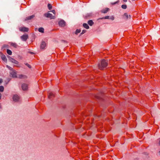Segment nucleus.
I'll list each match as a JSON object with an SVG mask.
<instances>
[{
  "label": "nucleus",
  "instance_id": "f704fd0d",
  "mask_svg": "<svg viewBox=\"0 0 160 160\" xmlns=\"http://www.w3.org/2000/svg\"><path fill=\"white\" fill-rule=\"evenodd\" d=\"M2 108V106L1 104H0V108Z\"/></svg>",
  "mask_w": 160,
  "mask_h": 160
},
{
  "label": "nucleus",
  "instance_id": "4be33fe9",
  "mask_svg": "<svg viewBox=\"0 0 160 160\" xmlns=\"http://www.w3.org/2000/svg\"><path fill=\"white\" fill-rule=\"evenodd\" d=\"M121 7L123 9H126L127 8V6L126 5H122Z\"/></svg>",
  "mask_w": 160,
  "mask_h": 160
},
{
  "label": "nucleus",
  "instance_id": "72a5a7b5",
  "mask_svg": "<svg viewBox=\"0 0 160 160\" xmlns=\"http://www.w3.org/2000/svg\"><path fill=\"white\" fill-rule=\"evenodd\" d=\"M124 2H126L127 1V0H123Z\"/></svg>",
  "mask_w": 160,
  "mask_h": 160
},
{
  "label": "nucleus",
  "instance_id": "ea45409f",
  "mask_svg": "<svg viewBox=\"0 0 160 160\" xmlns=\"http://www.w3.org/2000/svg\"><path fill=\"white\" fill-rule=\"evenodd\" d=\"M129 17L131 18V16H130V15H129Z\"/></svg>",
  "mask_w": 160,
  "mask_h": 160
},
{
  "label": "nucleus",
  "instance_id": "cd10ccee",
  "mask_svg": "<svg viewBox=\"0 0 160 160\" xmlns=\"http://www.w3.org/2000/svg\"><path fill=\"white\" fill-rule=\"evenodd\" d=\"M109 19H111L112 20H114V18L113 16H111L110 17H109Z\"/></svg>",
  "mask_w": 160,
  "mask_h": 160
},
{
  "label": "nucleus",
  "instance_id": "4c0bfd02",
  "mask_svg": "<svg viewBox=\"0 0 160 160\" xmlns=\"http://www.w3.org/2000/svg\"><path fill=\"white\" fill-rule=\"evenodd\" d=\"M159 145L160 146V141H159Z\"/></svg>",
  "mask_w": 160,
  "mask_h": 160
},
{
  "label": "nucleus",
  "instance_id": "6e6552de",
  "mask_svg": "<svg viewBox=\"0 0 160 160\" xmlns=\"http://www.w3.org/2000/svg\"><path fill=\"white\" fill-rule=\"evenodd\" d=\"M22 88L23 90H26L28 89V86L26 84L24 83L22 85Z\"/></svg>",
  "mask_w": 160,
  "mask_h": 160
},
{
  "label": "nucleus",
  "instance_id": "f3484780",
  "mask_svg": "<svg viewBox=\"0 0 160 160\" xmlns=\"http://www.w3.org/2000/svg\"><path fill=\"white\" fill-rule=\"evenodd\" d=\"M83 27L87 29H89V27L88 25L86 23H84L83 24Z\"/></svg>",
  "mask_w": 160,
  "mask_h": 160
},
{
  "label": "nucleus",
  "instance_id": "7ed1b4c3",
  "mask_svg": "<svg viewBox=\"0 0 160 160\" xmlns=\"http://www.w3.org/2000/svg\"><path fill=\"white\" fill-rule=\"evenodd\" d=\"M44 16L47 18H50L51 19H54L55 18V16H53L51 14L49 13H45Z\"/></svg>",
  "mask_w": 160,
  "mask_h": 160
},
{
  "label": "nucleus",
  "instance_id": "1a4fd4ad",
  "mask_svg": "<svg viewBox=\"0 0 160 160\" xmlns=\"http://www.w3.org/2000/svg\"><path fill=\"white\" fill-rule=\"evenodd\" d=\"M20 31L23 32H28V29L25 27H21L19 28Z\"/></svg>",
  "mask_w": 160,
  "mask_h": 160
},
{
  "label": "nucleus",
  "instance_id": "bb28decb",
  "mask_svg": "<svg viewBox=\"0 0 160 160\" xmlns=\"http://www.w3.org/2000/svg\"><path fill=\"white\" fill-rule=\"evenodd\" d=\"M124 16L127 19L128 18V15L127 13H125L124 14Z\"/></svg>",
  "mask_w": 160,
  "mask_h": 160
},
{
  "label": "nucleus",
  "instance_id": "7c9ffc66",
  "mask_svg": "<svg viewBox=\"0 0 160 160\" xmlns=\"http://www.w3.org/2000/svg\"><path fill=\"white\" fill-rule=\"evenodd\" d=\"M2 78H0V84L2 82Z\"/></svg>",
  "mask_w": 160,
  "mask_h": 160
},
{
  "label": "nucleus",
  "instance_id": "4468645a",
  "mask_svg": "<svg viewBox=\"0 0 160 160\" xmlns=\"http://www.w3.org/2000/svg\"><path fill=\"white\" fill-rule=\"evenodd\" d=\"M48 97L49 99H51L54 97V94L52 92H50L49 94Z\"/></svg>",
  "mask_w": 160,
  "mask_h": 160
},
{
  "label": "nucleus",
  "instance_id": "39448f33",
  "mask_svg": "<svg viewBox=\"0 0 160 160\" xmlns=\"http://www.w3.org/2000/svg\"><path fill=\"white\" fill-rule=\"evenodd\" d=\"M28 38V36L27 34H25L21 36V38L23 41H26Z\"/></svg>",
  "mask_w": 160,
  "mask_h": 160
},
{
  "label": "nucleus",
  "instance_id": "9b49d317",
  "mask_svg": "<svg viewBox=\"0 0 160 160\" xmlns=\"http://www.w3.org/2000/svg\"><path fill=\"white\" fill-rule=\"evenodd\" d=\"M109 9L108 8H106L101 10V12L102 13H106L108 11Z\"/></svg>",
  "mask_w": 160,
  "mask_h": 160
},
{
  "label": "nucleus",
  "instance_id": "f03ea898",
  "mask_svg": "<svg viewBox=\"0 0 160 160\" xmlns=\"http://www.w3.org/2000/svg\"><path fill=\"white\" fill-rule=\"evenodd\" d=\"M6 67L8 68L11 71L10 72V74L13 78L17 77L16 75V71L13 69L12 68L8 65H6Z\"/></svg>",
  "mask_w": 160,
  "mask_h": 160
},
{
  "label": "nucleus",
  "instance_id": "dca6fc26",
  "mask_svg": "<svg viewBox=\"0 0 160 160\" xmlns=\"http://www.w3.org/2000/svg\"><path fill=\"white\" fill-rule=\"evenodd\" d=\"M18 77L20 78H26V76L24 75H19L18 76Z\"/></svg>",
  "mask_w": 160,
  "mask_h": 160
},
{
  "label": "nucleus",
  "instance_id": "423d86ee",
  "mask_svg": "<svg viewBox=\"0 0 160 160\" xmlns=\"http://www.w3.org/2000/svg\"><path fill=\"white\" fill-rule=\"evenodd\" d=\"M46 46V43L44 41L42 42L40 45L41 48V49H44Z\"/></svg>",
  "mask_w": 160,
  "mask_h": 160
},
{
  "label": "nucleus",
  "instance_id": "ddd939ff",
  "mask_svg": "<svg viewBox=\"0 0 160 160\" xmlns=\"http://www.w3.org/2000/svg\"><path fill=\"white\" fill-rule=\"evenodd\" d=\"M35 17V15H31V16H29L28 17L26 18L25 19L26 20H30L32 19V18H33Z\"/></svg>",
  "mask_w": 160,
  "mask_h": 160
},
{
  "label": "nucleus",
  "instance_id": "5701e85b",
  "mask_svg": "<svg viewBox=\"0 0 160 160\" xmlns=\"http://www.w3.org/2000/svg\"><path fill=\"white\" fill-rule=\"evenodd\" d=\"M48 7L49 10H51L52 8V5L50 4H48Z\"/></svg>",
  "mask_w": 160,
  "mask_h": 160
},
{
  "label": "nucleus",
  "instance_id": "393cba45",
  "mask_svg": "<svg viewBox=\"0 0 160 160\" xmlns=\"http://www.w3.org/2000/svg\"><path fill=\"white\" fill-rule=\"evenodd\" d=\"M86 32V30H83L82 31V32L80 34V35L83 34L85 33Z\"/></svg>",
  "mask_w": 160,
  "mask_h": 160
},
{
  "label": "nucleus",
  "instance_id": "b1692460",
  "mask_svg": "<svg viewBox=\"0 0 160 160\" xmlns=\"http://www.w3.org/2000/svg\"><path fill=\"white\" fill-rule=\"evenodd\" d=\"M102 19H109V16H106L104 17H103L101 18Z\"/></svg>",
  "mask_w": 160,
  "mask_h": 160
},
{
  "label": "nucleus",
  "instance_id": "f257e3e1",
  "mask_svg": "<svg viewBox=\"0 0 160 160\" xmlns=\"http://www.w3.org/2000/svg\"><path fill=\"white\" fill-rule=\"evenodd\" d=\"M108 65L107 61L105 60H103L102 61L101 63L98 65V67L99 69L102 70L106 67Z\"/></svg>",
  "mask_w": 160,
  "mask_h": 160
},
{
  "label": "nucleus",
  "instance_id": "c85d7f7f",
  "mask_svg": "<svg viewBox=\"0 0 160 160\" xmlns=\"http://www.w3.org/2000/svg\"><path fill=\"white\" fill-rule=\"evenodd\" d=\"M25 65L28 66L29 68H31V66L28 63H26Z\"/></svg>",
  "mask_w": 160,
  "mask_h": 160
},
{
  "label": "nucleus",
  "instance_id": "a211bd4d",
  "mask_svg": "<svg viewBox=\"0 0 160 160\" xmlns=\"http://www.w3.org/2000/svg\"><path fill=\"white\" fill-rule=\"evenodd\" d=\"M44 28H40L38 29V31L41 32H44Z\"/></svg>",
  "mask_w": 160,
  "mask_h": 160
},
{
  "label": "nucleus",
  "instance_id": "9d476101",
  "mask_svg": "<svg viewBox=\"0 0 160 160\" xmlns=\"http://www.w3.org/2000/svg\"><path fill=\"white\" fill-rule=\"evenodd\" d=\"M66 25V22L63 20H61V27H64Z\"/></svg>",
  "mask_w": 160,
  "mask_h": 160
},
{
  "label": "nucleus",
  "instance_id": "0eeeda50",
  "mask_svg": "<svg viewBox=\"0 0 160 160\" xmlns=\"http://www.w3.org/2000/svg\"><path fill=\"white\" fill-rule=\"evenodd\" d=\"M9 60L12 62L15 63L16 64H17L18 63V61H16L12 58L10 57Z\"/></svg>",
  "mask_w": 160,
  "mask_h": 160
},
{
  "label": "nucleus",
  "instance_id": "aec40b11",
  "mask_svg": "<svg viewBox=\"0 0 160 160\" xmlns=\"http://www.w3.org/2000/svg\"><path fill=\"white\" fill-rule=\"evenodd\" d=\"M7 52L9 55H11L12 54V51L9 49H7Z\"/></svg>",
  "mask_w": 160,
  "mask_h": 160
},
{
  "label": "nucleus",
  "instance_id": "c756f323",
  "mask_svg": "<svg viewBox=\"0 0 160 160\" xmlns=\"http://www.w3.org/2000/svg\"><path fill=\"white\" fill-rule=\"evenodd\" d=\"M54 15L56 14L55 11L54 10H52L51 11Z\"/></svg>",
  "mask_w": 160,
  "mask_h": 160
},
{
  "label": "nucleus",
  "instance_id": "20e7f679",
  "mask_svg": "<svg viewBox=\"0 0 160 160\" xmlns=\"http://www.w3.org/2000/svg\"><path fill=\"white\" fill-rule=\"evenodd\" d=\"M12 99L14 101L16 102L19 101L20 98L18 95H15L13 96Z\"/></svg>",
  "mask_w": 160,
  "mask_h": 160
},
{
  "label": "nucleus",
  "instance_id": "f8f14e48",
  "mask_svg": "<svg viewBox=\"0 0 160 160\" xmlns=\"http://www.w3.org/2000/svg\"><path fill=\"white\" fill-rule=\"evenodd\" d=\"M1 58L2 59L4 62H7V59L5 55H1Z\"/></svg>",
  "mask_w": 160,
  "mask_h": 160
},
{
  "label": "nucleus",
  "instance_id": "2f4dec72",
  "mask_svg": "<svg viewBox=\"0 0 160 160\" xmlns=\"http://www.w3.org/2000/svg\"><path fill=\"white\" fill-rule=\"evenodd\" d=\"M1 97H2V94H1L0 93V99H1Z\"/></svg>",
  "mask_w": 160,
  "mask_h": 160
},
{
  "label": "nucleus",
  "instance_id": "473e14b6",
  "mask_svg": "<svg viewBox=\"0 0 160 160\" xmlns=\"http://www.w3.org/2000/svg\"><path fill=\"white\" fill-rule=\"evenodd\" d=\"M117 3V2H114V3H112V4H116Z\"/></svg>",
  "mask_w": 160,
  "mask_h": 160
},
{
  "label": "nucleus",
  "instance_id": "a878e982",
  "mask_svg": "<svg viewBox=\"0 0 160 160\" xmlns=\"http://www.w3.org/2000/svg\"><path fill=\"white\" fill-rule=\"evenodd\" d=\"M11 45L13 46L14 47L16 48L17 46V45L15 43H12L11 44Z\"/></svg>",
  "mask_w": 160,
  "mask_h": 160
},
{
  "label": "nucleus",
  "instance_id": "2eb2a0df",
  "mask_svg": "<svg viewBox=\"0 0 160 160\" xmlns=\"http://www.w3.org/2000/svg\"><path fill=\"white\" fill-rule=\"evenodd\" d=\"M88 24L90 26H92L94 24L92 20H89L88 21Z\"/></svg>",
  "mask_w": 160,
  "mask_h": 160
},
{
  "label": "nucleus",
  "instance_id": "c9c22d12",
  "mask_svg": "<svg viewBox=\"0 0 160 160\" xmlns=\"http://www.w3.org/2000/svg\"><path fill=\"white\" fill-rule=\"evenodd\" d=\"M58 24H59V25H60V21H59V22H58Z\"/></svg>",
  "mask_w": 160,
  "mask_h": 160
},
{
  "label": "nucleus",
  "instance_id": "412c9836",
  "mask_svg": "<svg viewBox=\"0 0 160 160\" xmlns=\"http://www.w3.org/2000/svg\"><path fill=\"white\" fill-rule=\"evenodd\" d=\"M81 32V30L80 29H77L76 32H75V34H78V33H80Z\"/></svg>",
  "mask_w": 160,
  "mask_h": 160
},
{
  "label": "nucleus",
  "instance_id": "e433bc0d",
  "mask_svg": "<svg viewBox=\"0 0 160 160\" xmlns=\"http://www.w3.org/2000/svg\"><path fill=\"white\" fill-rule=\"evenodd\" d=\"M30 53L31 54H33V52H30Z\"/></svg>",
  "mask_w": 160,
  "mask_h": 160
},
{
  "label": "nucleus",
  "instance_id": "6ab92c4d",
  "mask_svg": "<svg viewBox=\"0 0 160 160\" xmlns=\"http://www.w3.org/2000/svg\"><path fill=\"white\" fill-rule=\"evenodd\" d=\"M4 90V87L2 86H0V91L1 92H3Z\"/></svg>",
  "mask_w": 160,
  "mask_h": 160
},
{
  "label": "nucleus",
  "instance_id": "58836bf2",
  "mask_svg": "<svg viewBox=\"0 0 160 160\" xmlns=\"http://www.w3.org/2000/svg\"><path fill=\"white\" fill-rule=\"evenodd\" d=\"M159 154L160 155V151L159 152Z\"/></svg>",
  "mask_w": 160,
  "mask_h": 160
}]
</instances>
